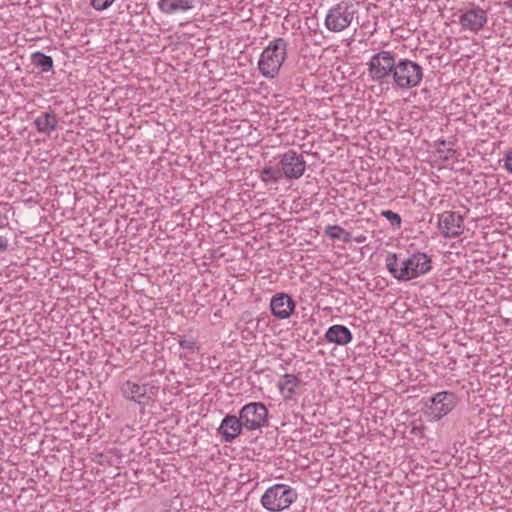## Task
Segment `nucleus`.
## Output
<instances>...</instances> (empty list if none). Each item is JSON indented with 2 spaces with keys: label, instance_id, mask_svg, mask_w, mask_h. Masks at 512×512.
Listing matches in <instances>:
<instances>
[{
  "label": "nucleus",
  "instance_id": "obj_1",
  "mask_svg": "<svg viewBox=\"0 0 512 512\" xmlns=\"http://www.w3.org/2000/svg\"><path fill=\"white\" fill-rule=\"evenodd\" d=\"M398 257L396 253H389L386 256V268L392 276L399 281H409L428 273L431 266V258L426 253H415L401 263L398 269Z\"/></svg>",
  "mask_w": 512,
  "mask_h": 512
},
{
  "label": "nucleus",
  "instance_id": "obj_2",
  "mask_svg": "<svg viewBox=\"0 0 512 512\" xmlns=\"http://www.w3.org/2000/svg\"><path fill=\"white\" fill-rule=\"evenodd\" d=\"M287 42L279 37L272 40L263 50L258 61V68L262 76L274 78L287 56Z\"/></svg>",
  "mask_w": 512,
  "mask_h": 512
},
{
  "label": "nucleus",
  "instance_id": "obj_3",
  "mask_svg": "<svg viewBox=\"0 0 512 512\" xmlns=\"http://www.w3.org/2000/svg\"><path fill=\"white\" fill-rule=\"evenodd\" d=\"M297 498L298 493L294 488L278 483L266 489L260 502L267 511L280 512L288 509Z\"/></svg>",
  "mask_w": 512,
  "mask_h": 512
},
{
  "label": "nucleus",
  "instance_id": "obj_4",
  "mask_svg": "<svg viewBox=\"0 0 512 512\" xmlns=\"http://www.w3.org/2000/svg\"><path fill=\"white\" fill-rule=\"evenodd\" d=\"M424 72L421 65L408 59L398 58L392 76L393 85L401 90L418 87Z\"/></svg>",
  "mask_w": 512,
  "mask_h": 512
},
{
  "label": "nucleus",
  "instance_id": "obj_5",
  "mask_svg": "<svg viewBox=\"0 0 512 512\" xmlns=\"http://www.w3.org/2000/svg\"><path fill=\"white\" fill-rule=\"evenodd\" d=\"M358 13V3L343 0L331 7L325 17V26L331 32H341L348 28Z\"/></svg>",
  "mask_w": 512,
  "mask_h": 512
},
{
  "label": "nucleus",
  "instance_id": "obj_6",
  "mask_svg": "<svg viewBox=\"0 0 512 512\" xmlns=\"http://www.w3.org/2000/svg\"><path fill=\"white\" fill-rule=\"evenodd\" d=\"M396 61L397 55L394 52L379 51L367 63L369 77L379 83H383L390 77L392 78Z\"/></svg>",
  "mask_w": 512,
  "mask_h": 512
},
{
  "label": "nucleus",
  "instance_id": "obj_7",
  "mask_svg": "<svg viewBox=\"0 0 512 512\" xmlns=\"http://www.w3.org/2000/svg\"><path fill=\"white\" fill-rule=\"evenodd\" d=\"M239 417L247 431H254L268 426V410L261 402H251L239 411Z\"/></svg>",
  "mask_w": 512,
  "mask_h": 512
},
{
  "label": "nucleus",
  "instance_id": "obj_8",
  "mask_svg": "<svg viewBox=\"0 0 512 512\" xmlns=\"http://www.w3.org/2000/svg\"><path fill=\"white\" fill-rule=\"evenodd\" d=\"M281 171L287 179H299L306 170L303 156L294 150H288L280 156Z\"/></svg>",
  "mask_w": 512,
  "mask_h": 512
},
{
  "label": "nucleus",
  "instance_id": "obj_9",
  "mask_svg": "<svg viewBox=\"0 0 512 512\" xmlns=\"http://www.w3.org/2000/svg\"><path fill=\"white\" fill-rule=\"evenodd\" d=\"M487 21V11L475 4L465 9L459 17L462 29L475 33L479 32L486 25Z\"/></svg>",
  "mask_w": 512,
  "mask_h": 512
},
{
  "label": "nucleus",
  "instance_id": "obj_10",
  "mask_svg": "<svg viewBox=\"0 0 512 512\" xmlns=\"http://www.w3.org/2000/svg\"><path fill=\"white\" fill-rule=\"evenodd\" d=\"M438 228L445 238H455L463 233L464 219L453 211H444L438 216Z\"/></svg>",
  "mask_w": 512,
  "mask_h": 512
},
{
  "label": "nucleus",
  "instance_id": "obj_11",
  "mask_svg": "<svg viewBox=\"0 0 512 512\" xmlns=\"http://www.w3.org/2000/svg\"><path fill=\"white\" fill-rule=\"evenodd\" d=\"M430 400V412L436 420H440L449 414L457 404L456 394L450 391L438 392Z\"/></svg>",
  "mask_w": 512,
  "mask_h": 512
},
{
  "label": "nucleus",
  "instance_id": "obj_12",
  "mask_svg": "<svg viewBox=\"0 0 512 512\" xmlns=\"http://www.w3.org/2000/svg\"><path fill=\"white\" fill-rule=\"evenodd\" d=\"M239 416L227 414L221 421L217 429L218 435L226 443H232L242 434L245 429L244 424Z\"/></svg>",
  "mask_w": 512,
  "mask_h": 512
},
{
  "label": "nucleus",
  "instance_id": "obj_13",
  "mask_svg": "<svg viewBox=\"0 0 512 512\" xmlns=\"http://www.w3.org/2000/svg\"><path fill=\"white\" fill-rule=\"evenodd\" d=\"M295 301L286 293L275 294L270 302L272 315L278 319L288 318L295 309Z\"/></svg>",
  "mask_w": 512,
  "mask_h": 512
},
{
  "label": "nucleus",
  "instance_id": "obj_14",
  "mask_svg": "<svg viewBox=\"0 0 512 512\" xmlns=\"http://www.w3.org/2000/svg\"><path fill=\"white\" fill-rule=\"evenodd\" d=\"M58 117L52 111H46L37 116L33 122L37 132L41 134L50 135L58 127Z\"/></svg>",
  "mask_w": 512,
  "mask_h": 512
},
{
  "label": "nucleus",
  "instance_id": "obj_15",
  "mask_svg": "<svg viewBox=\"0 0 512 512\" xmlns=\"http://www.w3.org/2000/svg\"><path fill=\"white\" fill-rule=\"evenodd\" d=\"M351 331L343 325H333L325 333V339L337 345H347L352 340Z\"/></svg>",
  "mask_w": 512,
  "mask_h": 512
},
{
  "label": "nucleus",
  "instance_id": "obj_16",
  "mask_svg": "<svg viewBox=\"0 0 512 512\" xmlns=\"http://www.w3.org/2000/svg\"><path fill=\"white\" fill-rule=\"evenodd\" d=\"M121 392L124 398L130 401H134L138 404L143 403V399L146 397L147 386L139 385L132 381H126L121 387Z\"/></svg>",
  "mask_w": 512,
  "mask_h": 512
},
{
  "label": "nucleus",
  "instance_id": "obj_17",
  "mask_svg": "<svg viewBox=\"0 0 512 512\" xmlns=\"http://www.w3.org/2000/svg\"><path fill=\"white\" fill-rule=\"evenodd\" d=\"M158 8L165 14L184 12L194 8V0H160Z\"/></svg>",
  "mask_w": 512,
  "mask_h": 512
},
{
  "label": "nucleus",
  "instance_id": "obj_18",
  "mask_svg": "<svg viewBox=\"0 0 512 512\" xmlns=\"http://www.w3.org/2000/svg\"><path fill=\"white\" fill-rule=\"evenodd\" d=\"M299 384L300 379L296 375L285 374L279 380L278 388L285 399H292Z\"/></svg>",
  "mask_w": 512,
  "mask_h": 512
},
{
  "label": "nucleus",
  "instance_id": "obj_19",
  "mask_svg": "<svg viewBox=\"0 0 512 512\" xmlns=\"http://www.w3.org/2000/svg\"><path fill=\"white\" fill-rule=\"evenodd\" d=\"M31 63L42 72H49L53 69L54 61L51 56L37 51L31 54Z\"/></svg>",
  "mask_w": 512,
  "mask_h": 512
},
{
  "label": "nucleus",
  "instance_id": "obj_20",
  "mask_svg": "<svg viewBox=\"0 0 512 512\" xmlns=\"http://www.w3.org/2000/svg\"><path fill=\"white\" fill-rule=\"evenodd\" d=\"M325 235L334 240H340L344 243H350L352 235L339 225H330L325 229Z\"/></svg>",
  "mask_w": 512,
  "mask_h": 512
},
{
  "label": "nucleus",
  "instance_id": "obj_21",
  "mask_svg": "<svg viewBox=\"0 0 512 512\" xmlns=\"http://www.w3.org/2000/svg\"><path fill=\"white\" fill-rule=\"evenodd\" d=\"M283 172L279 167H265L261 171L260 178L265 183H276L283 177Z\"/></svg>",
  "mask_w": 512,
  "mask_h": 512
},
{
  "label": "nucleus",
  "instance_id": "obj_22",
  "mask_svg": "<svg viewBox=\"0 0 512 512\" xmlns=\"http://www.w3.org/2000/svg\"><path fill=\"white\" fill-rule=\"evenodd\" d=\"M380 215L386 218L392 227L400 228L402 219L398 213L391 210H382Z\"/></svg>",
  "mask_w": 512,
  "mask_h": 512
},
{
  "label": "nucleus",
  "instance_id": "obj_23",
  "mask_svg": "<svg viewBox=\"0 0 512 512\" xmlns=\"http://www.w3.org/2000/svg\"><path fill=\"white\" fill-rule=\"evenodd\" d=\"M115 0H90L91 6L98 11L109 8Z\"/></svg>",
  "mask_w": 512,
  "mask_h": 512
},
{
  "label": "nucleus",
  "instance_id": "obj_24",
  "mask_svg": "<svg viewBox=\"0 0 512 512\" xmlns=\"http://www.w3.org/2000/svg\"><path fill=\"white\" fill-rule=\"evenodd\" d=\"M179 345L181 348H183L189 352H194L196 349V342L192 338L191 339L181 338L179 340Z\"/></svg>",
  "mask_w": 512,
  "mask_h": 512
},
{
  "label": "nucleus",
  "instance_id": "obj_25",
  "mask_svg": "<svg viewBox=\"0 0 512 512\" xmlns=\"http://www.w3.org/2000/svg\"><path fill=\"white\" fill-rule=\"evenodd\" d=\"M504 167L508 172L512 173V150L505 155Z\"/></svg>",
  "mask_w": 512,
  "mask_h": 512
},
{
  "label": "nucleus",
  "instance_id": "obj_26",
  "mask_svg": "<svg viewBox=\"0 0 512 512\" xmlns=\"http://www.w3.org/2000/svg\"><path fill=\"white\" fill-rule=\"evenodd\" d=\"M424 430H425V427H424L423 425L413 426V427L411 428L410 433H411L412 435H415V436H421V437H423V436H424V434H423V433H424Z\"/></svg>",
  "mask_w": 512,
  "mask_h": 512
},
{
  "label": "nucleus",
  "instance_id": "obj_27",
  "mask_svg": "<svg viewBox=\"0 0 512 512\" xmlns=\"http://www.w3.org/2000/svg\"><path fill=\"white\" fill-rule=\"evenodd\" d=\"M9 246L8 239L0 235V253L7 251Z\"/></svg>",
  "mask_w": 512,
  "mask_h": 512
},
{
  "label": "nucleus",
  "instance_id": "obj_28",
  "mask_svg": "<svg viewBox=\"0 0 512 512\" xmlns=\"http://www.w3.org/2000/svg\"><path fill=\"white\" fill-rule=\"evenodd\" d=\"M358 243H362L365 240V237H358L354 239Z\"/></svg>",
  "mask_w": 512,
  "mask_h": 512
},
{
  "label": "nucleus",
  "instance_id": "obj_29",
  "mask_svg": "<svg viewBox=\"0 0 512 512\" xmlns=\"http://www.w3.org/2000/svg\"><path fill=\"white\" fill-rule=\"evenodd\" d=\"M507 7L512 9V0L506 2Z\"/></svg>",
  "mask_w": 512,
  "mask_h": 512
},
{
  "label": "nucleus",
  "instance_id": "obj_30",
  "mask_svg": "<svg viewBox=\"0 0 512 512\" xmlns=\"http://www.w3.org/2000/svg\"><path fill=\"white\" fill-rule=\"evenodd\" d=\"M440 145H441V147H444L446 145V141L445 140L439 141V146Z\"/></svg>",
  "mask_w": 512,
  "mask_h": 512
}]
</instances>
